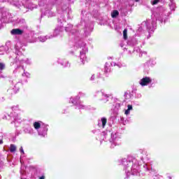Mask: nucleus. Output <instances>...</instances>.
I'll return each instance as SVG.
<instances>
[{"label":"nucleus","mask_w":179,"mask_h":179,"mask_svg":"<svg viewBox=\"0 0 179 179\" xmlns=\"http://www.w3.org/2000/svg\"><path fill=\"white\" fill-rule=\"evenodd\" d=\"M109 72H111V68L110 67V64L108 63H106L104 67V73H109Z\"/></svg>","instance_id":"23"},{"label":"nucleus","mask_w":179,"mask_h":179,"mask_svg":"<svg viewBox=\"0 0 179 179\" xmlns=\"http://www.w3.org/2000/svg\"><path fill=\"white\" fill-rule=\"evenodd\" d=\"M169 8L171 11L167 12L164 10L162 13L159 14V16L155 17L156 20H159L160 23H166L169 19L170 15H171V12H174L176 10V2H172L169 3Z\"/></svg>","instance_id":"6"},{"label":"nucleus","mask_w":179,"mask_h":179,"mask_svg":"<svg viewBox=\"0 0 179 179\" xmlns=\"http://www.w3.org/2000/svg\"><path fill=\"white\" fill-rule=\"evenodd\" d=\"M136 43H138V41H136V39L133 38V39L131 40V44H132V45H136Z\"/></svg>","instance_id":"34"},{"label":"nucleus","mask_w":179,"mask_h":179,"mask_svg":"<svg viewBox=\"0 0 179 179\" xmlns=\"http://www.w3.org/2000/svg\"><path fill=\"white\" fill-rule=\"evenodd\" d=\"M76 46L77 48L80 49V65H85V62H86V54H87L88 51L87 45H86V43L83 42V41H78L76 43Z\"/></svg>","instance_id":"5"},{"label":"nucleus","mask_w":179,"mask_h":179,"mask_svg":"<svg viewBox=\"0 0 179 179\" xmlns=\"http://www.w3.org/2000/svg\"><path fill=\"white\" fill-rule=\"evenodd\" d=\"M99 139L101 143L103 142H109L110 143V148H115V146H120L121 145V136L118 133L113 132L110 131H103L100 134Z\"/></svg>","instance_id":"3"},{"label":"nucleus","mask_w":179,"mask_h":179,"mask_svg":"<svg viewBox=\"0 0 179 179\" xmlns=\"http://www.w3.org/2000/svg\"><path fill=\"white\" fill-rule=\"evenodd\" d=\"M138 152L139 153H141V155H142L141 156V159L142 160V162H143V163H146V162H149V157H148V153L146 152V151H145V150L140 149Z\"/></svg>","instance_id":"15"},{"label":"nucleus","mask_w":179,"mask_h":179,"mask_svg":"<svg viewBox=\"0 0 179 179\" xmlns=\"http://www.w3.org/2000/svg\"><path fill=\"white\" fill-rule=\"evenodd\" d=\"M20 152L22 153V155H24V150H23V147H20Z\"/></svg>","instance_id":"38"},{"label":"nucleus","mask_w":179,"mask_h":179,"mask_svg":"<svg viewBox=\"0 0 179 179\" xmlns=\"http://www.w3.org/2000/svg\"><path fill=\"white\" fill-rule=\"evenodd\" d=\"M159 1H160V0H152V1H151V3H152V5H156L157 3H159Z\"/></svg>","instance_id":"35"},{"label":"nucleus","mask_w":179,"mask_h":179,"mask_svg":"<svg viewBox=\"0 0 179 179\" xmlns=\"http://www.w3.org/2000/svg\"><path fill=\"white\" fill-rule=\"evenodd\" d=\"M2 101H5V98L0 97V103H2Z\"/></svg>","instance_id":"41"},{"label":"nucleus","mask_w":179,"mask_h":179,"mask_svg":"<svg viewBox=\"0 0 179 179\" xmlns=\"http://www.w3.org/2000/svg\"><path fill=\"white\" fill-rule=\"evenodd\" d=\"M168 178L169 179H171V176H168Z\"/></svg>","instance_id":"51"},{"label":"nucleus","mask_w":179,"mask_h":179,"mask_svg":"<svg viewBox=\"0 0 179 179\" xmlns=\"http://www.w3.org/2000/svg\"><path fill=\"white\" fill-rule=\"evenodd\" d=\"M20 163H22V158L20 159Z\"/></svg>","instance_id":"55"},{"label":"nucleus","mask_w":179,"mask_h":179,"mask_svg":"<svg viewBox=\"0 0 179 179\" xmlns=\"http://www.w3.org/2000/svg\"><path fill=\"white\" fill-rule=\"evenodd\" d=\"M152 83V78L150 77L145 76L140 80L139 85L141 86H148Z\"/></svg>","instance_id":"13"},{"label":"nucleus","mask_w":179,"mask_h":179,"mask_svg":"<svg viewBox=\"0 0 179 179\" xmlns=\"http://www.w3.org/2000/svg\"><path fill=\"white\" fill-rule=\"evenodd\" d=\"M127 34H128V29H124L123 31V38L124 40H127V38H128V36H127Z\"/></svg>","instance_id":"30"},{"label":"nucleus","mask_w":179,"mask_h":179,"mask_svg":"<svg viewBox=\"0 0 179 179\" xmlns=\"http://www.w3.org/2000/svg\"><path fill=\"white\" fill-rule=\"evenodd\" d=\"M58 22H59V20H58Z\"/></svg>","instance_id":"57"},{"label":"nucleus","mask_w":179,"mask_h":179,"mask_svg":"<svg viewBox=\"0 0 179 179\" xmlns=\"http://www.w3.org/2000/svg\"><path fill=\"white\" fill-rule=\"evenodd\" d=\"M0 13L2 15V18L1 19V22L3 20V17L8 15V9L5 8H0Z\"/></svg>","instance_id":"20"},{"label":"nucleus","mask_w":179,"mask_h":179,"mask_svg":"<svg viewBox=\"0 0 179 179\" xmlns=\"http://www.w3.org/2000/svg\"><path fill=\"white\" fill-rule=\"evenodd\" d=\"M20 86H22L21 83H17V84H15V85L13 88V93L16 94L20 90Z\"/></svg>","instance_id":"21"},{"label":"nucleus","mask_w":179,"mask_h":179,"mask_svg":"<svg viewBox=\"0 0 179 179\" xmlns=\"http://www.w3.org/2000/svg\"><path fill=\"white\" fill-rule=\"evenodd\" d=\"M79 94L80 96H76L75 98H71L70 103H71L74 106H77V108H78V110H89V108L87 106L79 102V99H80V97L83 96V93H80Z\"/></svg>","instance_id":"7"},{"label":"nucleus","mask_w":179,"mask_h":179,"mask_svg":"<svg viewBox=\"0 0 179 179\" xmlns=\"http://www.w3.org/2000/svg\"><path fill=\"white\" fill-rule=\"evenodd\" d=\"M147 64L149 65L150 66H155V65H156V60L153 59H150L147 62Z\"/></svg>","instance_id":"26"},{"label":"nucleus","mask_w":179,"mask_h":179,"mask_svg":"<svg viewBox=\"0 0 179 179\" xmlns=\"http://www.w3.org/2000/svg\"><path fill=\"white\" fill-rule=\"evenodd\" d=\"M136 2H139V0H134Z\"/></svg>","instance_id":"52"},{"label":"nucleus","mask_w":179,"mask_h":179,"mask_svg":"<svg viewBox=\"0 0 179 179\" xmlns=\"http://www.w3.org/2000/svg\"><path fill=\"white\" fill-rule=\"evenodd\" d=\"M47 132H48V125L42 124L41 128L38 130V135L43 138H45V136H47Z\"/></svg>","instance_id":"12"},{"label":"nucleus","mask_w":179,"mask_h":179,"mask_svg":"<svg viewBox=\"0 0 179 179\" xmlns=\"http://www.w3.org/2000/svg\"><path fill=\"white\" fill-rule=\"evenodd\" d=\"M113 59V58H112V57H108V59Z\"/></svg>","instance_id":"53"},{"label":"nucleus","mask_w":179,"mask_h":179,"mask_svg":"<svg viewBox=\"0 0 179 179\" xmlns=\"http://www.w3.org/2000/svg\"><path fill=\"white\" fill-rule=\"evenodd\" d=\"M92 96L94 99H96V100H99L100 101H103V103H107L108 101V94L104 93L103 91H96L93 93Z\"/></svg>","instance_id":"8"},{"label":"nucleus","mask_w":179,"mask_h":179,"mask_svg":"<svg viewBox=\"0 0 179 179\" xmlns=\"http://www.w3.org/2000/svg\"><path fill=\"white\" fill-rule=\"evenodd\" d=\"M48 37H50V35L46 36H39L38 38V40H39L41 43H44L45 41H47V40L50 39Z\"/></svg>","instance_id":"24"},{"label":"nucleus","mask_w":179,"mask_h":179,"mask_svg":"<svg viewBox=\"0 0 179 179\" xmlns=\"http://www.w3.org/2000/svg\"><path fill=\"white\" fill-rule=\"evenodd\" d=\"M43 123L41 122H34L33 125H34V129H36L37 131V132H38V130L40 129V128H41V127H43Z\"/></svg>","instance_id":"19"},{"label":"nucleus","mask_w":179,"mask_h":179,"mask_svg":"<svg viewBox=\"0 0 179 179\" xmlns=\"http://www.w3.org/2000/svg\"><path fill=\"white\" fill-rule=\"evenodd\" d=\"M175 2L174 0H170V3Z\"/></svg>","instance_id":"48"},{"label":"nucleus","mask_w":179,"mask_h":179,"mask_svg":"<svg viewBox=\"0 0 179 179\" xmlns=\"http://www.w3.org/2000/svg\"><path fill=\"white\" fill-rule=\"evenodd\" d=\"M111 66H117V68H122V64L121 62L115 63V62H112L110 63Z\"/></svg>","instance_id":"27"},{"label":"nucleus","mask_w":179,"mask_h":179,"mask_svg":"<svg viewBox=\"0 0 179 179\" xmlns=\"http://www.w3.org/2000/svg\"><path fill=\"white\" fill-rule=\"evenodd\" d=\"M12 113L10 114L4 115L3 117V120H10L11 124H15V127H19L20 124H22V117L18 113H16L15 111H20L19 108V105L13 106L11 107Z\"/></svg>","instance_id":"4"},{"label":"nucleus","mask_w":179,"mask_h":179,"mask_svg":"<svg viewBox=\"0 0 179 179\" xmlns=\"http://www.w3.org/2000/svg\"><path fill=\"white\" fill-rule=\"evenodd\" d=\"M10 152H11V153L16 152V145L11 144L10 146Z\"/></svg>","instance_id":"28"},{"label":"nucleus","mask_w":179,"mask_h":179,"mask_svg":"<svg viewBox=\"0 0 179 179\" xmlns=\"http://www.w3.org/2000/svg\"><path fill=\"white\" fill-rule=\"evenodd\" d=\"M8 92H10V90H8Z\"/></svg>","instance_id":"56"},{"label":"nucleus","mask_w":179,"mask_h":179,"mask_svg":"<svg viewBox=\"0 0 179 179\" xmlns=\"http://www.w3.org/2000/svg\"><path fill=\"white\" fill-rule=\"evenodd\" d=\"M85 34H87V30H86V31H85Z\"/></svg>","instance_id":"49"},{"label":"nucleus","mask_w":179,"mask_h":179,"mask_svg":"<svg viewBox=\"0 0 179 179\" xmlns=\"http://www.w3.org/2000/svg\"><path fill=\"white\" fill-rule=\"evenodd\" d=\"M20 42H17L15 45V64L17 65L16 69H19L21 68L22 71H24L22 73V76H26V78H30V73L24 71V67L23 66V64H27V65H30L31 64V60L30 59L26 58L24 56L22 51H20Z\"/></svg>","instance_id":"2"},{"label":"nucleus","mask_w":179,"mask_h":179,"mask_svg":"<svg viewBox=\"0 0 179 179\" xmlns=\"http://www.w3.org/2000/svg\"><path fill=\"white\" fill-rule=\"evenodd\" d=\"M5 69V64L0 63V71H3Z\"/></svg>","instance_id":"33"},{"label":"nucleus","mask_w":179,"mask_h":179,"mask_svg":"<svg viewBox=\"0 0 179 179\" xmlns=\"http://www.w3.org/2000/svg\"><path fill=\"white\" fill-rule=\"evenodd\" d=\"M120 47H122V48H124V44L123 43H120Z\"/></svg>","instance_id":"44"},{"label":"nucleus","mask_w":179,"mask_h":179,"mask_svg":"<svg viewBox=\"0 0 179 179\" xmlns=\"http://www.w3.org/2000/svg\"><path fill=\"white\" fill-rule=\"evenodd\" d=\"M150 174L152 176H155V177H157L159 175L157 174V172H156L155 171H154V169H151L150 170Z\"/></svg>","instance_id":"31"},{"label":"nucleus","mask_w":179,"mask_h":179,"mask_svg":"<svg viewBox=\"0 0 179 179\" xmlns=\"http://www.w3.org/2000/svg\"><path fill=\"white\" fill-rule=\"evenodd\" d=\"M36 40H34V41H30V43H36Z\"/></svg>","instance_id":"47"},{"label":"nucleus","mask_w":179,"mask_h":179,"mask_svg":"<svg viewBox=\"0 0 179 179\" xmlns=\"http://www.w3.org/2000/svg\"><path fill=\"white\" fill-rule=\"evenodd\" d=\"M118 15H120V13L118 12V10H115L113 11L111 16H112V17H117V16H118Z\"/></svg>","instance_id":"29"},{"label":"nucleus","mask_w":179,"mask_h":179,"mask_svg":"<svg viewBox=\"0 0 179 179\" xmlns=\"http://www.w3.org/2000/svg\"><path fill=\"white\" fill-rule=\"evenodd\" d=\"M73 27V26L72 24H69L68 26L65 27V31L67 32L73 33V29H72Z\"/></svg>","instance_id":"25"},{"label":"nucleus","mask_w":179,"mask_h":179,"mask_svg":"<svg viewBox=\"0 0 179 179\" xmlns=\"http://www.w3.org/2000/svg\"><path fill=\"white\" fill-rule=\"evenodd\" d=\"M57 62L58 64H60L62 66H64V68H68L71 66V64H69V62L64 59H58Z\"/></svg>","instance_id":"17"},{"label":"nucleus","mask_w":179,"mask_h":179,"mask_svg":"<svg viewBox=\"0 0 179 179\" xmlns=\"http://www.w3.org/2000/svg\"><path fill=\"white\" fill-rule=\"evenodd\" d=\"M143 167H144L145 171H150V168L149 167V165H148V164H145L143 165Z\"/></svg>","instance_id":"32"},{"label":"nucleus","mask_w":179,"mask_h":179,"mask_svg":"<svg viewBox=\"0 0 179 179\" xmlns=\"http://www.w3.org/2000/svg\"><path fill=\"white\" fill-rule=\"evenodd\" d=\"M50 13H51V11H48V10H46L45 13H44L45 15H47L48 17H50V16H51L50 15Z\"/></svg>","instance_id":"36"},{"label":"nucleus","mask_w":179,"mask_h":179,"mask_svg":"<svg viewBox=\"0 0 179 179\" xmlns=\"http://www.w3.org/2000/svg\"><path fill=\"white\" fill-rule=\"evenodd\" d=\"M39 179H45V177H44V176H41V177L39 178Z\"/></svg>","instance_id":"43"},{"label":"nucleus","mask_w":179,"mask_h":179,"mask_svg":"<svg viewBox=\"0 0 179 179\" xmlns=\"http://www.w3.org/2000/svg\"><path fill=\"white\" fill-rule=\"evenodd\" d=\"M90 80H94V75H92L90 78Z\"/></svg>","instance_id":"42"},{"label":"nucleus","mask_w":179,"mask_h":179,"mask_svg":"<svg viewBox=\"0 0 179 179\" xmlns=\"http://www.w3.org/2000/svg\"><path fill=\"white\" fill-rule=\"evenodd\" d=\"M121 120H122V121H124V117H121Z\"/></svg>","instance_id":"50"},{"label":"nucleus","mask_w":179,"mask_h":179,"mask_svg":"<svg viewBox=\"0 0 179 179\" xmlns=\"http://www.w3.org/2000/svg\"><path fill=\"white\" fill-rule=\"evenodd\" d=\"M64 31V25L62 24V22H60V26H57L52 35H49L48 38H54V37H57V36H59L61 33Z\"/></svg>","instance_id":"11"},{"label":"nucleus","mask_w":179,"mask_h":179,"mask_svg":"<svg viewBox=\"0 0 179 179\" xmlns=\"http://www.w3.org/2000/svg\"><path fill=\"white\" fill-rule=\"evenodd\" d=\"M130 113H131V110H129V109H127V110H125L124 114H125L126 115H129Z\"/></svg>","instance_id":"37"},{"label":"nucleus","mask_w":179,"mask_h":179,"mask_svg":"<svg viewBox=\"0 0 179 179\" xmlns=\"http://www.w3.org/2000/svg\"><path fill=\"white\" fill-rule=\"evenodd\" d=\"M88 31H89V33H91V32H92V29H90L88 30Z\"/></svg>","instance_id":"46"},{"label":"nucleus","mask_w":179,"mask_h":179,"mask_svg":"<svg viewBox=\"0 0 179 179\" xmlns=\"http://www.w3.org/2000/svg\"><path fill=\"white\" fill-rule=\"evenodd\" d=\"M145 24L147 27L148 33H153L157 27V23L155 19L147 20V22H145Z\"/></svg>","instance_id":"10"},{"label":"nucleus","mask_w":179,"mask_h":179,"mask_svg":"<svg viewBox=\"0 0 179 179\" xmlns=\"http://www.w3.org/2000/svg\"><path fill=\"white\" fill-rule=\"evenodd\" d=\"M127 110L131 111V110H132V105H128L127 106Z\"/></svg>","instance_id":"39"},{"label":"nucleus","mask_w":179,"mask_h":179,"mask_svg":"<svg viewBox=\"0 0 179 179\" xmlns=\"http://www.w3.org/2000/svg\"><path fill=\"white\" fill-rule=\"evenodd\" d=\"M92 132L94 134V132H96V131H92Z\"/></svg>","instance_id":"54"},{"label":"nucleus","mask_w":179,"mask_h":179,"mask_svg":"<svg viewBox=\"0 0 179 179\" xmlns=\"http://www.w3.org/2000/svg\"><path fill=\"white\" fill-rule=\"evenodd\" d=\"M2 143H3V141L2 140L0 139V145H2Z\"/></svg>","instance_id":"45"},{"label":"nucleus","mask_w":179,"mask_h":179,"mask_svg":"<svg viewBox=\"0 0 179 179\" xmlns=\"http://www.w3.org/2000/svg\"><path fill=\"white\" fill-rule=\"evenodd\" d=\"M22 22L23 24L21 26L22 29H13L10 33L13 36H22L23 33H24L25 30H27L29 29V27H27V24H26V22H24V20H22Z\"/></svg>","instance_id":"9"},{"label":"nucleus","mask_w":179,"mask_h":179,"mask_svg":"<svg viewBox=\"0 0 179 179\" xmlns=\"http://www.w3.org/2000/svg\"><path fill=\"white\" fill-rule=\"evenodd\" d=\"M114 106H115L114 111L116 114H118V110L121 108V103L116 102L115 104H114Z\"/></svg>","instance_id":"22"},{"label":"nucleus","mask_w":179,"mask_h":179,"mask_svg":"<svg viewBox=\"0 0 179 179\" xmlns=\"http://www.w3.org/2000/svg\"><path fill=\"white\" fill-rule=\"evenodd\" d=\"M24 134H28L29 135H36V131L30 126H27L24 128Z\"/></svg>","instance_id":"16"},{"label":"nucleus","mask_w":179,"mask_h":179,"mask_svg":"<svg viewBox=\"0 0 179 179\" xmlns=\"http://www.w3.org/2000/svg\"><path fill=\"white\" fill-rule=\"evenodd\" d=\"M136 97H137V99H141V97H142V94H136Z\"/></svg>","instance_id":"40"},{"label":"nucleus","mask_w":179,"mask_h":179,"mask_svg":"<svg viewBox=\"0 0 179 179\" xmlns=\"http://www.w3.org/2000/svg\"><path fill=\"white\" fill-rule=\"evenodd\" d=\"M10 48V42H6L5 46L0 47V55H3L5 52H8Z\"/></svg>","instance_id":"14"},{"label":"nucleus","mask_w":179,"mask_h":179,"mask_svg":"<svg viewBox=\"0 0 179 179\" xmlns=\"http://www.w3.org/2000/svg\"><path fill=\"white\" fill-rule=\"evenodd\" d=\"M120 164L123 166L127 179H141V166L139 162L132 156H128L120 160Z\"/></svg>","instance_id":"1"},{"label":"nucleus","mask_w":179,"mask_h":179,"mask_svg":"<svg viewBox=\"0 0 179 179\" xmlns=\"http://www.w3.org/2000/svg\"><path fill=\"white\" fill-rule=\"evenodd\" d=\"M106 124H107V118L101 117V120L99 121L98 125L99 127L104 128L106 127Z\"/></svg>","instance_id":"18"}]
</instances>
